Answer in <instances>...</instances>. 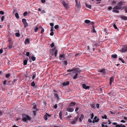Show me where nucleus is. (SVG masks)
I'll use <instances>...</instances> for the list:
<instances>
[{
	"label": "nucleus",
	"instance_id": "1",
	"mask_svg": "<svg viewBox=\"0 0 127 127\" xmlns=\"http://www.w3.org/2000/svg\"><path fill=\"white\" fill-rule=\"evenodd\" d=\"M118 5L115 6L113 8L114 9L122 10L126 8V7L125 6H122L125 5L126 4V2L122 0L119 2L118 3Z\"/></svg>",
	"mask_w": 127,
	"mask_h": 127
},
{
	"label": "nucleus",
	"instance_id": "2",
	"mask_svg": "<svg viewBox=\"0 0 127 127\" xmlns=\"http://www.w3.org/2000/svg\"><path fill=\"white\" fill-rule=\"evenodd\" d=\"M22 116L23 120L24 122H26L28 120H30L32 119L31 117L28 115H27L24 114H23Z\"/></svg>",
	"mask_w": 127,
	"mask_h": 127
},
{
	"label": "nucleus",
	"instance_id": "3",
	"mask_svg": "<svg viewBox=\"0 0 127 127\" xmlns=\"http://www.w3.org/2000/svg\"><path fill=\"white\" fill-rule=\"evenodd\" d=\"M121 52L123 53L127 51V46H125L123 45L121 49L119 50Z\"/></svg>",
	"mask_w": 127,
	"mask_h": 127
},
{
	"label": "nucleus",
	"instance_id": "4",
	"mask_svg": "<svg viewBox=\"0 0 127 127\" xmlns=\"http://www.w3.org/2000/svg\"><path fill=\"white\" fill-rule=\"evenodd\" d=\"M62 3L63 6L67 9L69 8V6L67 3H66L64 0H63L62 1Z\"/></svg>",
	"mask_w": 127,
	"mask_h": 127
},
{
	"label": "nucleus",
	"instance_id": "5",
	"mask_svg": "<svg viewBox=\"0 0 127 127\" xmlns=\"http://www.w3.org/2000/svg\"><path fill=\"white\" fill-rule=\"evenodd\" d=\"M22 22L24 25V27L26 28L28 26V24L27 23L26 20L25 19H23L22 20Z\"/></svg>",
	"mask_w": 127,
	"mask_h": 127
},
{
	"label": "nucleus",
	"instance_id": "6",
	"mask_svg": "<svg viewBox=\"0 0 127 127\" xmlns=\"http://www.w3.org/2000/svg\"><path fill=\"white\" fill-rule=\"evenodd\" d=\"M78 119V116L75 117L74 119V120L71 121V123L72 124H74L76 123Z\"/></svg>",
	"mask_w": 127,
	"mask_h": 127
},
{
	"label": "nucleus",
	"instance_id": "7",
	"mask_svg": "<svg viewBox=\"0 0 127 127\" xmlns=\"http://www.w3.org/2000/svg\"><path fill=\"white\" fill-rule=\"evenodd\" d=\"M114 77L113 76L110 77V79L109 84L111 86L112 85V83H114Z\"/></svg>",
	"mask_w": 127,
	"mask_h": 127
},
{
	"label": "nucleus",
	"instance_id": "8",
	"mask_svg": "<svg viewBox=\"0 0 127 127\" xmlns=\"http://www.w3.org/2000/svg\"><path fill=\"white\" fill-rule=\"evenodd\" d=\"M65 56L63 54H61L59 56L60 59V60H64L65 59Z\"/></svg>",
	"mask_w": 127,
	"mask_h": 127
},
{
	"label": "nucleus",
	"instance_id": "9",
	"mask_svg": "<svg viewBox=\"0 0 127 127\" xmlns=\"http://www.w3.org/2000/svg\"><path fill=\"white\" fill-rule=\"evenodd\" d=\"M105 69H99L98 70V72H102L103 74H105Z\"/></svg>",
	"mask_w": 127,
	"mask_h": 127
},
{
	"label": "nucleus",
	"instance_id": "10",
	"mask_svg": "<svg viewBox=\"0 0 127 127\" xmlns=\"http://www.w3.org/2000/svg\"><path fill=\"white\" fill-rule=\"evenodd\" d=\"M82 87L83 88L85 89H87L90 88V87L89 86H87L85 84H82Z\"/></svg>",
	"mask_w": 127,
	"mask_h": 127
},
{
	"label": "nucleus",
	"instance_id": "11",
	"mask_svg": "<svg viewBox=\"0 0 127 127\" xmlns=\"http://www.w3.org/2000/svg\"><path fill=\"white\" fill-rule=\"evenodd\" d=\"M120 18L123 20H127V17L124 16H121Z\"/></svg>",
	"mask_w": 127,
	"mask_h": 127
},
{
	"label": "nucleus",
	"instance_id": "12",
	"mask_svg": "<svg viewBox=\"0 0 127 127\" xmlns=\"http://www.w3.org/2000/svg\"><path fill=\"white\" fill-rule=\"evenodd\" d=\"M33 104L34 105L33 107H32V109H34L36 110V111H38L39 110L36 108V105L35 103H33Z\"/></svg>",
	"mask_w": 127,
	"mask_h": 127
},
{
	"label": "nucleus",
	"instance_id": "13",
	"mask_svg": "<svg viewBox=\"0 0 127 127\" xmlns=\"http://www.w3.org/2000/svg\"><path fill=\"white\" fill-rule=\"evenodd\" d=\"M74 110V109L73 108H67V111L70 112H73Z\"/></svg>",
	"mask_w": 127,
	"mask_h": 127
},
{
	"label": "nucleus",
	"instance_id": "14",
	"mask_svg": "<svg viewBox=\"0 0 127 127\" xmlns=\"http://www.w3.org/2000/svg\"><path fill=\"white\" fill-rule=\"evenodd\" d=\"M30 43V40L29 38L26 39L24 42V43L25 44H29Z\"/></svg>",
	"mask_w": 127,
	"mask_h": 127
},
{
	"label": "nucleus",
	"instance_id": "15",
	"mask_svg": "<svg viewBox=\"0 0 127 127\" xmlns=\"http://www.w3.org/2000/svg\"><path fill=\"white\" fill-rule=\"evenodd\" d=\"M69 82L68 81H67L66 82H64L62 83V85L64 86H66L69 84Z\"/></svg>",
	"mask_w": 127,
	"mask_h": 127
},
{
	"label": "nucleus",
	"instance_id": "16",
	"mask_svg": "<svg viewBox=\"0 0 127 127\" xmlns=\"http://www.w3.org/2000/svg\"><path fill=\"white\" fill-rule=\"evenodd\" d=\"M94 119L95 120V122H98L100 120L99 118H97V117L96 116L95 117Z\"/></svg>",
	"mask_w": 127,
	"mask_h": 127
},
{
	"label": "nucleus",
	"instance_id": "17",
	"mask_svg": "<svg viewBox=\"0 0 127 127\" xmlns=\"http://www.w3.org/2000/svg\"><path fill=\"white\" fill-rule=\"evenodd\" d=\"M76 104L75 102H72L69 105V106H74Z\"/></svg>",
	"mask_w": 127,
	"mask_h": 127
},
{
	"label": "nucleus",
	"instance_id": "18",
	"mask_svg": "<svg viewBox=\"0 0 127 127\" xmlns=\"http://www.w3.org/2000/svg\"><path fill=\"white\" fill-rule=\"evenodd\" d=\"M54 96L57 98V100H58L59 99V96L58 95V94L57 93H54Z\"/></svg>",
	"mask_w": 127,
	"mask_h": 127
},
{
	"label": "nucleus",
	"instance_id": "19",
	"mask_svg": "<svg viewBox=\"0 0 127 127\" xmlns=\"http://www.w3.org/2000/svg\"><path fill=\"white\" fill-rule=\"evenodd\" d=\"M84 116L83 114H82L81 115V117L79 118V121L80 122H82V120L83 119Z\"/></svg>",
	"mask_w": 127,
	"mask_h": 127
},
{
	"label": "nucleus",
	"instance_id": "20",
	"mask_svg": "<svg viewBox=\"0 0 127 127\" xmlns=\"http://www.w3.org/2000/svg\"><path fill=\"white\" fill-rule=\"evenodd\" d=\"M90 105L91 107L93 109H95V104H91Z\"/></svg>",
	"mask_w": 127,
	"mask_h": 127
},
{
	"label": "nucleus",
	"instance_id": "21",
	"mask_svg": "<svg viewBox=\"0 0 127 127\" xmlns=\"http://www.w3.org/2000/svg\"><path fill=\"white\" fill-rule=\"evenodd\" d=\"M28 61L27 60H25L23 61V64L24 65H26L27 64Z\"/></svg>",
	"mask_w": 127,
	"mask_h": 127
},
{
	"label": "nucleus",
	"instance_id": "22",
	"mask_svg": "<svg viewBox=\"0 0 127 127\" xmlns=\"http://www.w3.org/2000/svg\"><path fill=\"white\" fill-rule=\"evenodd\" d=\"M74 70L75 71V72H79L80 73L81 72V71L78 68H75Z\"/></svg>",
	"mask_w": 127,
	"mask_h": 127
},
{
	"label": "nucleus",
	"instance_id": "23",
	"mask_svg": "<svg viewBox=\"0 0 127 127\" xmlns=\"http://www.w3.org/2000/svg\"><path fill=\"white\" fill-rule=\"evenodd\" d=\"M62 112L61 111L59 113V116L60 117V119L61 120H62Z\"/></svg>",
	"mask_w": 127,
	"mask_h": 127
},
{
	"label": "nucleus",
	"instance_id": "24",
	"mask_svg": "<svg viewBox=\"0 0 127 127\" xmlns=\"http://www.w3.org/2000/svg\"><path fill=\"white\" fill-rule=\"evenodd\" d=\"M111 57L114 58H116L117 57V55L115 54L114 55H112Z\"/></svg>",
	"mask_w": 127,
	"mask_h": 127
},
{
	"label": "nucleus",
	"instance_id": "25",
	"mask_svg": "<svg viewBox=\"0 0 127 127\" xmlns=\"http://www.w3.org/2000/svg\"><path fill=\"white\" fill-rule=\"evenodd\" d=\"M78 73H76L75 74V75L73 77V79H77L78 77Z\"/></svg>",
	"mask_w": 127,
	"mask_h": 127
},
{
	"label": "nucleus",
	"instance_id": "26",
	"mask_svg": "<svg viewBox=\"0 0 127 127\" xmlns=\"http://www.w3.org/2000/svg\"><path fill=\"white\" fill-rule=\"evenodd\" d=\"M112 11L116 13H119V11L117 10H113Z\"/></svg>",
	"mask_w": 127,
	"mask_h": 127
},
{
	"label": "nucleus",
	"instance_id": "27",
	"mask_svg": "<svg viewBox=\"0 0 127 127\" xmlns=\"http://www.w3.org/2000/svg\"><path fill=\"white\" fill-rule=\"evenodd\" d=\"M86 6L87 7H88L90 9H91L92 7L91 5L88 4H86Z\"/></svg>",
	"mask_w": 127,
	"mask_h": 127
},
{
	"label": "nucleus",
	"instance_id": "28",
	"mask_svg": "<svg viewBox=\"0 0 127 127\" xmlns=\"http://www.w3.org/2000/svg\"><path fill=\"white\" fill-rule=\"evenodd\" d=\"M15 16L16 17L17 19H18L19 18V14L18 13H16L15 14Z\"/></svg>",
	"mask_w": 127,
	"mask_h": 127
},
{
	"label": "nucleus",
	"instance_id": "29",
	"mask_svg": "<svg viewBox=\"0 0 127 127\" xmlns=\"http://www.w3.org/2000/svg\"><path fill=\"white\" fill-rule=\"evenodd\" d=\"M33 75L32 77V79L33 80L35 78V77H36V73H33Z\"/></svg>",
	"mask_w": 127,
	"mask_h": 127
},
{
	"label": "nucleus",
	"instance_id": "30",
	"mask_svg": "<svg viewBox=\"0 0 127 127\" xmlns=\"http://www.w3.org/2000/svg\"><path fill=\"white\" fill-rule=\"evenodd\" d=\"M85 22L87 24H89L90 22V21L88 20H86L85 21Z\"/></svg>",
	"mask_w": 127,
	"mask_h": 127
},
{
	"label": "nucleus",
	"instance_id": "31",
	"mask_svg": "<svg viewBox=\"0 0 127 127\" xmlns=\"http://www.w3.org/2000/svg\"><path fill=\"white\" fill-rule=\"evenodd\" d=\"M43 118L45 121H46L47 119V116L46 114L45 115H44Z\"/></svg>",
	"mask_w": 127,
	"mask_h": 127
},
{
	"label": "nucleus",
	"instance_id": "32",
	"mask_svg": "<svg viewBox=\"0 0 127 127\" xmlns=\"http://www.w3.org/2000/svg\"><path fill=\"white\" fill-rule=\"evenodd\" d=\"M64 64L65 65H66L67 64V62L66 61H63Z\"/></svg>",
	"mask_w": 127,
	"mask_h": 127
},
{
	"label": "nucleus",
	"instance_id": "33",
	"mask_svg": "<svg viewBox=\"0 0 127 127\" xmlns=\"http://www.w3.org/2000/svg\"><path fill=\"white\" fill-rule=\"evenodd\" d=\"M101 117L103 119H107V116L106 115H104V116H102Z\"/></svg>",
	"mask_w": 127,
	"mask_h": 127
},
{
	"label": "nucleus",
	"instance_id": "34",
	"mask_svg": "<svg viewBox=\"0 0 127 127\" xmlns=\"http://www.w3.org/2000/svg\"><path fill=\"white\" fill-rule=\"evenodd\" d=\"M31 59L33 61H35L36 60V57L33 56L31 57Z\"/></svg>",
	"mask_w": 127,
	"mask_h": 127
},
{
	"label": "nucleus",
	"instance_id": "35",
	"mask_svg": "<svg viewBox=\"0 0 127 127\" xmlns=\"http://www.w3.org/2000/svg\"><path fill=\"white\" fill-rule=\"evenodd\" d=\"M119 59L123 63H124V60H123L122 58H119Z\"/></svg>",
	"mask_w": 127,
	"mask_h": 127
},
{
	"label": "nucleus",
	"instance_id": "36",
	"mask_svg": "<svg viewBox=\"0 0 127 127\" xmlns=\"http://www.w3.org/2000/svg\"><path fill=\"white\" fill-rule=\"evenodd\" d=\"M113 26V27L115 29H117L118 31L119 30V29H118L116 25L115 24H114Z\"/></svg>",
	"mask_w": 127,
	"mask_h": 127
},
{
	"label": "nucleus",
	"instance_id": "37",
	"mask_svg": "<svg viewBox=\"0 0 127 127\" xmlns=\"http://www.w3.org/2000/svg\"><path fill=\"white\" fill-rule=\"evenodd\" d=\"M15 35L16 36L18 37L20 36V34L19 33L17 32L15 33Z\"/></svg>",
	"mask_w": 127,
	"mask_h": 127
},
{
	"label": "nucleus",
	"instance_id": "38",
	"mask_svg": "<svg viewBox=\"0 0 127 127\" xmlns=\"http://www.w3.org/2000/svg\"><path fill=\"white\" fill-rule=\"evenodd\" d=\"M35 83L34 82V81H33L31 85L33 87H34L35 86Z\"/></svg>",
	"mask_w": 127,
	"mask_h": 127
},
{
	"label": "nucleus",
	"instance_id": "39",
	"mask_svg": "<svg viewBox=\"0 0 127 127\" xmlns=\"http://www.w3.org/2000/svg\"><path fill=\"white\" fill-rule=\"evenodd\" d=\"M36 111V110H33V113L34 115V116H35L36 115V111Z\"/></svg>",
	"mask_w": 127,
	"mask_h": 127
},
{
	"label": "nucleus",
	"instance_id": "40",
	"mask_svg": "<svg viewBox=\"0 0 127 127\" xmlns=\"http://www.w3.org/2000/svg\"><path fill=\"white\" fill-rule=\"evenodd\" d=\"M58 53V51L57 50H56L54 53L55 56L56 57L57 56V54Z\"/></svg>",
	"mask_w": 127,
	"mask_h": 127
},
{
	"label": "nucleus",
	"instance_id": "41",
	"mask_svg": "<svg viewBox=\"0 0 127 127\" xmlns=\"http://www.w3.org/2000/svg\"><path fill=\"white\" fill-rule=\"evenodd\" d=\"M10 75L9 73L5 75V77L6 78H9L10 76Z\"/></svg>",
	"mask_w": 127,
	"mask_h": 127
},
{
	"label": "nucleus",
	"instance_id": "42",
	"mask_svg": "<svg viewBox=\"0 0 127 127\" xmlns=\"http://www.w3.org/2000/svg\"><path fill=\"white\" fill-rule=\"evenodd\" d=\"M75 5L77 6V7L78 8H79V7L80 4H78V2H77V3H76Z\"/></svg>",
	"mask_w": 127,
	"mask_h": 127
},
{
	"label": "nucleus",
	"instance_id": "43",
	"mask_svg": "<svg viewBox=\"0 0 127 127\" xmlns=\"http://www.w3.org/2000/svg\"><path fill=\"white\" fill-rule=\"evenodd\" d=\"M59 27V26L58 25H56L55 26L54 28L56 29H57Z\"/></svg>",
	"mask_w": 127,
	"mask_h": 127
},
{
	"label": "nucleus",
	"instance_id": "44",
	"mask_svg": "<svg viewBox=\"0 0 127 127\" xmlns=\"http://www.w3.org/2000/svg\"><path fill=\"white\" fill-rule=\"evenodd\" d=\"M27 14H28L27 12V11L23 13V16H25Z\"/></svg>",
	"mask_w": 127,
	"mask_h": 127
},
{
	"label": "nucleus",
	"instance_id": "45",
	"mask_svg": "<svg viewBox=\"0 0 127 127\" xmlns=\"http://www.w3.org/2000/svg\"><path fill=\"white\" fill-rule=\"evenodd\" d=\"M38 29V27L34 29V31L35 32H36L37 31Z\"/></svg>",
	"mask_w": 127,
	"mask_h": 127
},
{
	"label": "nucleus",
	"instance_id": "46",
	"mask_svg": "<svg viewBox=\"0 0 127 127\" xmlns=\"http://www.w3.org/2000/svg\"><path fill=\"white\" fill-rule=\"evenodd\" d=\"M51 48H53L54 46V43H52L51 44Z\"/></svg>",
	"mask_w": 127,
	"mask_h": 127
},
{
	"label": "nucleus",
	"instance_id": "47",
	"mask_svg": "<svg viewBox=\"0 0 127 127\" xmlns=\"http://www.w3.org/2000/svg\"><path fill=\"white\" fill-rule=\"evenodd\" d=\"M6 82L7 80H5L3 82V84L4 85H5L6 84Z\"/></svg>",
	"mask_w": 127,
	"mask_h": 127
},
{
	"label": "nucleus",
	"instance_id": "48",
	"mask_svg": "<svg viewBox=\"0 0 127 127\" xmlns=\"http://www.w3.org/2000/svg\"><path fill=\"white\" fill-rule=\"evenodd\" d=\"M8 47L9 49L11 48L12 47V44H11L9 45Z\"/></svg>",
	"mask_w": 127,
	"mask_h": 127
},
{
	"label": "nucleus",
	"instance_id": "49",
	"mask_svg": "<svg viewBox=\"0 0 127 127\" xmlns=\"http://www.w3.org/2000/svg\"><path fill=\"white\" fill-rule=\"evenodd\" d=\"M4 12L2 11H0V14L1 15H3L4 14Z\"/></svg>",
	"mask_w": 127,
	"mask_h": 127
},
{
	"label": "nucleus",
	"instance_id": "50",
	"mask_svg": "<svg viewBox=\"0 0 127 127\" xmlns=\"http://www.w3.org/2000/svg\"><path fill=\"white\" fill-rule=\"evenodd\" d=\"M4 16H3L1 18V21H3L4 19Z\"/></svg>",
	"mask_w": 127,
	"mask_h": 127
},
{
	"label": "nucleus",
	"instance_id": "51",
	"mask_svg": "<svg viewBox=\"0 0 127 127\" xmlns=\"http://www.w3.org/2000/svg\"><path fill=\"white\" fill-rule=\"evenodd\" d=\"M94 116V115L93 113H92L91 114V119H93Z\"/></svg>",
	"mask_w": 127,
	"mask_h": 127
},
{
	"label": "nucleus",
	"instance_id": "52",
	"mask_svg": "<svg viewBox=\"0 0 127 127\" xmlns=\"http://www.w3.org/2000/svg\"><path fill=\"white\" fill-rule=\"evenodd\" d=\"M44 29L43 28H42V30L41 31V33H43V32H44Z\"/></svg>",
	"mask_w": 127,
	"mask_h": 127
},
{
	"label": "nucleus",
	"instance_id": "53",
	"mask_svg": "<svg viewBox=\"0 0 127 127\" xmlns=\"http://www.w3.org/2000/svg\"><path fill=\"white\" fill-rule=\"evenodd\" d=\"M54 34V32H51L50 33V35L51 36H53Z\"/></svg>",
	"mask_w": 127,
	"mask_h": 127
},
{
	"label": "nucleus",
	"instance_id": "54",
	"mask_svg": "<svg viewBox=\"0 0 127 127\" xmlns=\"http://www.w3.org/2000/svg\"><path fill=\"white\" fill-rule=\"evenodd\" d=\"M79 109L78 107H77L75 109V112H76L78 111Z\"/></svg>",
	"mask_w": 127,
	"mask_h": 127
},
{
	"label": "nucleus",
	"instance_id": "55",
	"mask_svg": "<svg viewBox=\"0 0 127 127\" xmlns=\"http://www.w3.org/2000/svg\"><path fill=\"white\" fill-rule=\"evenodd\" d=\"M30 55V53L29 52H27L26 53V55L27 56H29Z\"/></svg>",
	"mask_w": 127,
	"mask_h": 127
},
{
	"label": "nucleus",
	"instance_id": "56",
	"mask_svg": "<svg viewBox=\"0 0 127 127\" xmlns=\"http://www.w3.org/2000/svg\"><path fill=\"white\" fill-rule=\"evenodd\" d=\"M88 121L89 122H90V123H92V120H91L90 119H89L88 120Z\"/></svg>",
	"mask_w": 127,
	"mask_h": 127
},
{
	"label": "nucleus",
	"instance_id": "57",
	"mask_svg": "<svg viewBox=\"0 0 127 127\" xmlns=\"http://www.w3.org/2000/svg\"><path fill=\"white\" fill-rule=\"evenodd\" d=\"M46 114L47 115V116H48V117H51V115L49 114H48V113H46Z\"/></svg>",
	"mask_w": 127,
	"mask_h": 127
},
{
	"label": "nucleus",
	"instance_id": "58",
	"mask_svg": "<svg viewBox=\"0 0 127 127\" xmlns=\"http://www.w3.org/2000/svg\"><path fill=\"white\" fill-rule=\"evenodd\" d=\"M73 70H72L68 69L67 70V72H71Z\"/></svg>",
	"mask_w": 127,
	"mask_h": 127
},
{
	"label": "nucleus",
	"instance_id": "59",
	"mask_svg": "<svg viewBox=\"0 0 127 127\" xmlns=\"http://www.w3.org/2000/svg\"><path fill=\"white\" fill-rule=\"evenodd\" d=\"M112 124L114 125H118L117 124V123H115V122H114V123H112Z\"/></svg>",
	"mask_w": 127,
	"mask_h": 127
},
{
	"label": "nucleus",
	"instance_id": "60",
	"mask_svg": "<svg viewBox=\"0 0 127 127\" xmlns=\"http://www.w3.org/2000/svg\"><path fill=\"white\" fill-rule=\"evenodd\" d=\"M99 104H96V107L97 108H99Z\"/></svg>",
	"mask_w": 127,
	"mask_h": 127
},
{
	"label": "nucleus",
	"instance_id": "61",
	"mask_svg": "<svg viewBox=\"0 0 127 127\" xmlns=\"http://www.w3.org/2000/svg\"><path fill=\"white\" fill-rule=\"evenodd\" d=\"M58 106L57 104H56L54 106V107L55 109H56L57 107Z\"/></svg>",
	"mask_w": 127,
	"mask_h": 127
},
{
	"label": "nucleus",
	"instance_id": "62",
	"mask_svg": "<svg viewBox=\"0 0 127 127\" xmlns=\"http://www.w3.org/2000/svg\"><path fill=\"white\" fill-rule=\"evenodd\" d=\"M50 26L51 27H53L54 26V24L52 23H51L50 24Z\"/></svg>",
	"mask_w": 127,
	"mask_h": 127
},
{
	"label": "nucleus",
	"instance_id": "63",
	"mask_svg": "<svg viewBox=\"0 0 127 127\" xmlns=\"http://www.w3.org/2000/svg\"><path fill=\"white\" fill-rule=\"evenodd\" d=\"M112 7L111 6H110L108 7V9L109 10H111L112 9Z\"/></svg>",
	"mask_w": 127,
	"mask_h": 127
},
{
	"label": "nucleus",
	"instance_id": "64",
	"mask_svg": "<svg viewBox=\"0 0 127 127\" xmlns=\"http://www.w3.org/2000/svg\"><path fill=\"white\" fill-rule=\"evenodd\" d=\"M120 125V127H126V126L124 125Z\"/></svg>",
	"mask_w": 127,
	"mask_h": 127
}]
</instances>
